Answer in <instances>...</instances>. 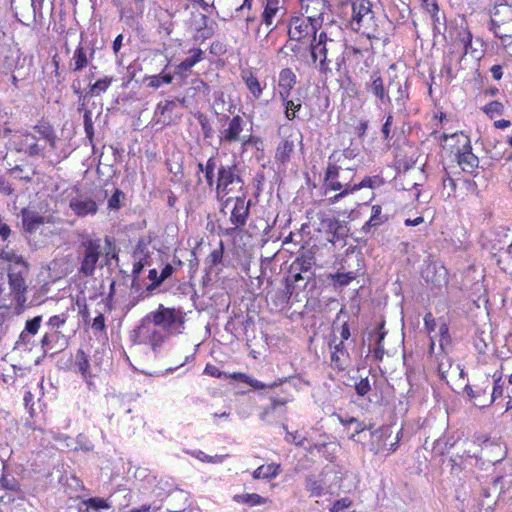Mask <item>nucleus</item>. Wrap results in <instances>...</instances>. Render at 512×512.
Wrapping results in <instances>:
<instances>
[{"label":"nucleus","instance_id":"obj_43","mask_svg":"<svg viewBox=\"0 0 512 512\" xmlns=\"http://www.w3.org/2000/svg\"><path fill=\"white\" fill-rule=\"evenodd\" d=\"M223 255L224 244L223 241H220L218 247L211 251V253L208 255L206 263L209 265L210 268H212L221 263Z\"/></svg>","mask_w":512,"mask_h":512},{"label":"nucleus","instance_id":"obj_37","mask_svg":"<svg viewBox=\"0 0 512 512\" xmlns=\"http://www.w3.org/2000/svg\"><path fill=\"white\" fill-rule=\"evenodd\" d=\"M168 67V64L165 66L163 71L158 75H151L145 78V81L147 82V86L150 88L157 89L161 87L164 84H170L173 81V76L171 74L164 73L166 68Z\"/></svg>","mask_w":512,"mask_h":512},{"label":"nucleus","instance_id":"obj_58","mask_svg":"<svg viewBox=\"0 0 512 512\" xmlns=\"http://www.w3.org/2000/svg\"><path fill=\"white\" fill-rule=\"evenodd\" d=\"M86 504L88 507L93 508L96 511L99 509L109 508L107 502L103 498L98 497L88 499L86 501Z\"/></svg>","mask_w":512,"mask_h":512},{"label":"nucleus","instance_id":"obj_23","mask_svg":"<svg viewBox=\"0 0 512 512\" xmlns=\"http://www.w3.org/2000/svg\"><path fill=\"white\" fill-rule=\"evenodd\" d=\"M42 316H35L32 319H29L25 323L24 330L20 333L19 338L16 342L17 345L27 346L31 344L32 337L35 336L41 326Z\"/></svg>","mask_w":512,"mask_h":512},{"label":"nucleus","instance_id":"obj_35","mask_svg":"<svg viewBox=\"0 0 512 512\" xmlns=\"http://www.w3.org/2000/svg\"><path fill=\"white\" fill-rule=\"evenodd\" d=\"M233 377L237 380H240V381L250 385L251 387H253L256 390H262V389H266V388H275L282 382V381H280V382L275 381L270 384H265V383H263L257 379H254L244 373H235Z\"/></svg>","mask_w":512,"mask_h":512},{"label":"nucleus","instance_id":"obj_32","mask_svg":"<svg viewBox=\"0 0 512 512\" xmlns=\"http://www.w3.org/2000/svg\"><path fill=\"white\" fill-rule=\"evenodd\" d=\"M294 150V142L292 140L285 139L279 143L275 153L276 161L285 164L290 160L291 154Z\"/></svg>","mask_w":512,"mask_h":512},{"label":"nucleus","instance_id":"obj_29","mask_svg":"<svg viewBox=\"0 0 512 512\" xmlns=\"http://www.w3.org/2000/svg\"><path fill=\"white\" fill-rule=\"evenodd\" d=\"M242 80L245 82L248 90L254 96L255 99L260 98L262 94V87L257 77L254 76L250 70H243L241 73Z\"/></svg>","mask_w":512,"mask_h":512},{"label":"nucleus","instance_id":"obj_10","mask_svg":"<svg viewBox=\"0 0 512 512\" xmlns=\"http://www.w3.org/2000/svg\"><path fill=\"white\" fill-rule=\"evenodd\" d=\"M235 184H242L236 166L226 165L219 167L216 185L218 201H223V199L227 198V195L233 190Z\"/></svg>","mask_w":512,"mask_h":512},{"label":"nucleus","instance_id":"obj_28","mask_svg":"<svg viewBox=\"0 0 512 512\" xmlns=\"http://www.w3.org/2000/svg\"><path fill=\"white\" fill-rule=\"evenodd\" d=\"M492 378H493V389H492L491 396L489 398H487L486 401H479V402L475 403V405H477L480 408H485V407L490 406L491 404L494 403V401L497 398L501 397L503 394V383L501 382V379H502L501 374L496 372L492 375Z\"/></svg>","mask_w":512,"mask_h":512},{"label":"nucleus","instance_id":"obj_20","mask_svg":"<svg viewBox=\"0 0 512 512\" xmlns=\"http://www.w3.org/2000/svg\"><path fill=\"white\" fill-rule=\"evenodd\" d=\"M67 344L68 339L62 331H53L50 329L45 332L40 341V346L44 353L53 349L62 350Z\"/></svg>","mask_w":512,"mask_h":512},{"label":"nucleus","instance_id":"obj_21","mask_svg":"<svg viewBox=\"0 0 512 512\" xmlns=\"http://www.w3.org/2000/svg\"><path fill=\"white\" fill-rule=\"evenodd\" d=\"M392 435V430L389 426H381L371 433L370 450L374 454H380L385 451L388 452L389 444L387 439Z\"/></svg>","mask_w":512,"mask_h":512},{"label":"nucleus","instance_id":"obj_14","mask_svg":"<svg viewBox=\"0 0 512 512\" xmlns=\"http://www.w3.org/2000/svg\"><path fill=\"white\" fill-rule=\"evenodd\" d=\"M94 55V46L90 43H83V41H81L73 53L70 61V68L74 72L84 70L94 58Z\"/></svg>","mask_w":512,"mask_h":512},{"label":"nucleus","instance_id":"obj_49","mask_svg":"<svg viewBox=\"0 0 512 512\" xmlns=\"http://www.w3.org/2000/svg\"><path fill=\"white\" fill-rule=\"evenodd\" d=\"M216 161L214 157H210L205 164V179L207 184L211 187L214 184V171L216 169Z\"/></svg>","mask_w":512,"mask_h":512},{"label":"nucleus","instance_id":"obj_44","mask_svg":"<svg viewBox=\"0 0 512 512\" xmlns=\"http://www.w3.org/2000/svg\"><path fill=\"white\" fill-rule=\"evenodd\" d=\"M381 184V180L378 176L364 177L359 183H353L351 188L352 193L362 188H375Z\"/></svg>","mask_w":512,"mask_h":512},{"label":"nucleus","instance_id":"obj_17","mask_svg":"<svg viewBox=\"0 0 512 512\" xmlns=\"http://www.w3.org/2000/svg\"><path fill=\"white\" fill-rule=\"evenodd\" d=\"M301 16H304L314 22L317 19L322 26L323 15L327 9L325 0H299Z\"/></svg>","mask_w":512,"mask_h":512},{"label":"nucleus","instance_id":"obj_40","mask_svg":"<svg viewBox=\"0 0 512 512\" xmlns=\"http://www.w3.org/2000/svg\"><path fill=\"white\" fill-rule=\"evenodd\" d=\"M306 490L310 492L311 496L319 497L324 494V486L315 476H309L305 481Z\"/></svg>","mask_w":512,"mask_h":512},{"label":"nucleus","instance_id":"obj_24","mask_svg":"<svg viewBox=\"0 0 512 512\" xmlns=\"http://www.w3.org/2000/svg\"><path fill=\"white\" fill-rule=\"evenodd\" d=\"M296 84V75L290 68H285L280 71L279 74V88H280V96L283 100H286L289 95L291 89Z\"/></svg>","mask_w":512,"mask_h":512},{"label":"nucleus","instance_id":"obj_34","mask_svg":"<svg viewBox=\"0 0 512 512\" xmlns=\"http://www.w3.org/2000/svg\"><path fill=\"white\" fill-rule=\"evenodd\" d=\"M23 137L24 143L21 145V147L18 148V150L24 151L30 156L40 154L43 148H41L39 144H37L36 137L31 133H26L23 135Z\"/></svg>","mask_w":512,"mask_h":512},{"label":"nucleus","instance_id":"obj_48","mask_svg":"<svg viewBox=\"0 0 512 512\" xmlns=\"http://www.w3.org/2000/svg\"><path fill=\"white\" fill-rule=\"evenodd\" d=\"M75 365L83 375H86L89 372L90 365L88 356L82 349H79L76 353Z\"/></svg>","mask_w":512,"mask_h":512},{"label":"nucleus","instance_id":"obj_11","mask_svg":"<svg viewBox=\"0 0 512 512\" xmlns=\"http://www.w3.org/2000/svg\"><path fill=\"white\" fill-rule=\"evenodd\" d=\"M226 119L229 120L228 125L226 128L222 129L219 134L221 143L231 144L235 142H242L244 146L251 143V136H248L247 138L241 137V133L243 132L246 124L241 116L236 115L231 119L226 116Z\"/></svg>","mask_w":512,"mask_h":512},{"label":"nucleus","instance_id":"obj_2","mask_svg":"<svg viewBox=\"0 0 512 512\" xmlns=\"http://www.w3.org/2000/svg\"><path fill=\"white\" fill-rule=\"evenodd\" d=\"M348 158L345 152L332 154L329 157L324 177L325 194L328 191H337L342 188H352L355 167L348 166L344 162Z\"/></svg>","mask_w":512,"mask_h":512},{"label":"nucleus","instance_id":"obj_55","mask_svg":"<svg viewBox=\"0 0 512 512\" xmlns=\"http://www.w3.org/2000/svg\"><path fill=\"white\" fill-rule=\"evenodd\" d=\"M352 505V501L347 498H341L335 501L330 507V512H342L344 509H348Z\"/></svg>","mask_w":512,"mask_h":512},{"label":"nucleus","instance_id":"obj_1","mask_svg":"<svg viewBox=\"0 0 512 512\" xmlns=\"http://www.w3.org/2000/svg\"><path fill=\"white\" fill-rule=\"evenodd\" d=\"M309 50L312 61L314 63L319 61L317 68L322 74H328L332 71L329 66L330 63L335 62L340 67L344 61V43L342 39L326 30L312 38Z\"/></svg>","mask_w":512,"mask_h":512},{"label":"nucleus","instance_id":"obj_36","mask_svg":"<svg viewBox=\"0 0 512 512\" xmlns=\"http://www.w3.org/2000/svg\"><path fill=\"white\" fill-rule=\"evenodd\" d=\"M233 500L237 503L248 504L249 506L263 505L268 502L267 498L257 493L237 494L233 496Z\"/></svg>","mask_w":512,"mask_h":512},{"label":"nucleus","instance_id":"obj_50","mask_svg":"<svg viewBox=\"0 0 512 512\" xmlns=\"http://www.w3.org/2000/svg\"><path fill=\"white\" fill-rule=\"evenodd\" d=\"M355 278L356 274L354 272L336 273L332 276L333 281L341 287L349 285Z\"/></svg>","mask_w":512,"mask_h":512},{"label":"nucleus","instance_id":"obj_3","mask_svg":"<svg viewBox=\"0 0 512 512\" xmlns=\"http://www.w3.org/2000/svg\"><path fill=\"white\" fill-rule=\"evenodd\" d=\"M221 202L220 213L227 215L229 211V222L231 226L219 225L220 232L225 236L232 235L236 230L244 227L247 223L250 211V201L245 197H227Z\"/></svg>","mask_w":512,"mask_h":512},{"label":"nucleus","instance_id":"obj_9","mask_svg":"<svg viewBox=\"0 0 512 512\" xmlns=\"http://www.w3.org/2000/svg\"><path fill=\"white\" fill-rule=\"evenodd\" d=\"M286 13L287 9L284 0H264L263 12L261 14L257 34H259L262 25L268 29L267 35L270 34L276 28V24L284 18Z\"/></svg>","mask_w":512,"mask_h":512},{"label":"nucleus","instance_id":"obj_64","mask_svg":"<svg viewBox=\"0 0 512 512\" xmlns=\"http://www.w3.org/2000/svg\"><path fill=\"white\" fill-rule=\"evenodd\" d=\"M105 318L103 316V314H99L98 316H96L94 319H93V322H92V329L95 330V331H99V332H102L105 330Z\"/></svg>","mask_w":512,"mask_h":512},{"label":"nucleus","instance_id":"obj_25","mask_svg":"<svg viewBox=\"0 0 512 512\" xmlns=\"http://www.w3.org/2000/svg\"><path fill=\"white\" fill-rule=\"evenodd\" d=\"M388 220V217L382 214L380 205H373L371 208V217L362 226L361 231L365 234L371 233L372 229H376Z\"/></svg>","mask_w":512,"mask_h":512},{"label":"nucleus","instance_id":"obj_7","mask_svg":"<svg viewBox=\"0 0 512 512\" xmlns=\"http://www.w3.org/2000/svg\"><path fill=\"white\" fill-rule=\"evenodd\" d=\"M369 0H355L352 3V25L355 30H363L370 37V33L376 30L374 12Z\"/></svg>","mask_w":512,"mask_h":512},{"label":"nucleus","instance_id":"obj_45","mask_svg":"<svg viewBox=\"0 0 512 512\" xmlns=\"http://www.w3.org/2000/svg\"><path fill=\"white\" fill-rule=\"evenodd\" d=\"M67 319H68V315L66 313L54 315L48 319L46 326L50 330L61 331V328L66 324Z\"/></svg>","mask_w":512,"mask_h":512},{"label":"nucleus","instance_id":"obj_22","mask_svg":"<svg viewBox=\"0 0 512 512\" xmlns=\"http://www.w3.org/2000/svg\"><path fill=\"white\" fill-rule=\"evenodd\" d=\"M507 22H512V4L495 1L490 28L502 27Z\"/></svg>","mask_w":512,"mask_h":512},{"label":"nucleus","instance_id":"obj_27","mask_svg":"<svg viewBox=\"0 0 512 512\" xmlns=\"http://www.w3.org/2000/svg\"><path fill=\"white\" fill-rule=\"evenodd\" d=\"M175 107L176 102L174 100H165L159 102L155 109V116L158 117L157 122L164 125L170 124L171 113Z\"/></svg>","mask_w":512,"mask_h":512},{"label":"nucleus","instance_id":"obj_6","mask_svg":"<svg viewBox=\"0 0 512 512\" xmlns=\"http://www.w3.org/2000/svg\"><path fill=\"white\" fill-rule=\"evenodd\" d=\"M171 336L154 324L148 316L133 330L132 338L135 343L148 344L154 352H159L162 345Z\"/></svg>","mask_w":512,"mask_h":512},{"label":"nucleus","instance_id":"obj_56","mask_svg":"<svg viewBox=\"0 0 512 512\" xmlns=\"http://www.w3.org/2000/svg\"><path fill=\"white\" fill-rule=\"evenodd\" d=\"M284 101H285V108H286V111H285L286 117L289 120H292L295 118L296 111H298L301 108V104L300 103L296 104L294 101L288 100V98Z\"/></svg>","mask_w":512,"mask_h":512},{"label":"nucleus","instance_id":"obj_8","mask_svg":"<svg viewBox=\"0 0 512 512\" xmlns=\"http://www.w3.org/2000/svg\"><path fill=\"white\" fill-rule=\"evenodd\" d=\"M321 27L317 19L313 22L304 16H295L288 23V36L290 40L300 42L317 36V31Z\"/></svg>","mask_w":512,"mask_h":512},{"label":"nucleus","instance_id":"obj_38","mask_svg":"<svg viewBox=\"0 0 512 512\" xmlns=\"http://www.w3.org/2000/svg\"><path fill=\"white\" fill-rule=\"evenodd\" d=\"M490 30L493 31L495 37L500 40V44L505 51L512 56V33H503L502 27L490 28Z\"/></svg>","mask_w":512,"mask_h":512},{"label":"nucleus","instance_id":"obj_62","mask_svg":"<svg viewBox=\"0 0 512 512\" xmlns=\"http://www.w3.org/2000/svg\"><path fill=\"white\" fill-rule=\"evenodd\" d=\"M424 326L428 333L434 332L436 329V320L432 313H427L424 316Z\"/></svg>","mask_w":512,"mask_h":512},{"label":"nucleus","instance_id":"obj_26","mask_svg":"<svg viewBox=\"0 0 512 512\" xmlns=\"http://www.w3.org/2000/svg\"><path fill=\"white\" fill-rule=\"evenodd\" d=\"M22 222L28 233L36 232L45 223L44 217L34 211L24 209L22 211Z\"/></svg>","mask_w":512,"mask_h":512},{"label":"nucleus","instance_id":"obj_57","mask_svg":"<svg viewBox=\"0 0 512 512\" xmlns=\"http://www.w3.org/2000/svg\"><path fill=\"white\" fill-rule=\"evenodd\" d=\"M252 404L241 402L237 405L236 412L241 419H247L251 415Z\"/></svg>","mask_w":512,"mask_h":512},{"label":"nucleus","instance_id":"obj_63","mask_svg":"<svg viewBox=\"0 0 512 512\" xmlns=\"http://www.w3.org/2000/svg\"><path fill=\"white\" fill-rule=\"evenodd\" d=\"M285 440L290 443H294L297 446H302L305 438L299 435L297 432H287L285 436Z\"/></svg>","mask_w":512,"mask_h":512},{"label":"nucleus","instance_id":"obj_53","mask_svg":"<svg viewBox=\"0 0 512 512\" xmlns=\"http://www.w3.org/2000/svg\"><path fill=\"white\" fill-rule=\"evenodd\" d=\"M491 381H490V375L489 374H483L478 378V383L474 385L475 390H479V398L483 394L486 393L487 389L490 387Z\"/></svg>","mask_w":512,"mask_h":512},{"label":"nucleus","instance_id":"obj_33","mask_svg":"<svg viewBox=\"0 0 512 512\" xmlns=\"http://www.w3.org/2000/svg\"><path fill=\"white\" fill-rule=\"evenodd\" d=\"M133 260L141 261L144 264H149L151 262V256L149 251V242L145 239H140L134 249L133 252Z\"/></svg>","mask_w":512,"mask_h":512},{"label":"nucleus","instance_id":"obj_47","mask_svg":"<svg viewBox=\"0 0 512 512\" xmlns=\"http://www.w3.org/2000/svg\"><path fill=\"white\" fill-rule=\"evenodd\" d=\"M189 453L191 454V456L195 457L196 459L200 460L201 462H207V463H222L224 458L226 457L224 455L209 456L201 450H194Z\"/></svg>","mask_w":512,"mask_h":512},{"label":"nucleus","instance_id":"obj_30","mask_svg":"<svg viewBox=\"0 0 512 512\" xmlns=\"http://www.w3.org/2000/svg\"><path fill=\"white\" fill-rule=\"evenodd\" d=\"M191 56L176 66L175 73L178 75L191 70V68L202 60L203 51L199 48L190 51Z\"/></svg>","mask_w":512,"mask_h":512},{"label":"nucleus","instance_id":"obj_5","mask_svg":"<svg viewBox=\"0 0 512 512\" xmlns=\"http://www.w3.org/2000/svg\"><path fill=\"white\" fill-rule=\"evenodd\" d=\"M102 254L103 248L100 238L89 236L83 238L78 251L79 273L85 277H93Z\"/></svg>","mask_w":512,"mask_h":512},{"label":"nucleus","instance_id":"obj_54","mask_svg":"<svg viewBox=\"0 0 512 512\" xmlns=\"http://www.w3.org/2000/svg\"><path fill=\"white\" fill-rule=\"evenodd\" d=\"M173 271H174V268L171 264L165 265V267L162 269L161 274L159 275V278L157 279V281L152 283L148 287V289H153V288L159 286L164 280H166L167 278H169L172 275Z\"/></svg>","mask_w":512,"mask_h":512},{"label":"nucleus","instance_id":"obj_19","mask_svg":"<svg viewBox=\"0 0 512 512\" xmlns=\"http://www.w3.org/2000/svg\"><path fill=\"white\" fill-rule=\"evenodd\" d=\"M392 87L396 88L395 94H393V100L398 111L406 110V101L409 98V87L407 81H402L398 76H394L389 79L387 89L390 90Z\"/></svg>","mask_w":512,"mask_h":512},{"label":"nucleus","instance_id":"obj_31","mask_svg":"<svg viewBox=\"0 0 512 512\" xmlns=\"http://www.w3.org/2000/svg\"><path fill=\"white\" fill-rule=\"evenodd\" d=\"M280 472V465L271 463L259 466L252 474L254 479L270 480L275 478Z\"/></svg>","mask_w":512,"mask_h":512},{"label":"nucleus","instance_id":"obj_41","mask_svg":"<svg viewBox=\"0 0 512 512\" xmlns=\"http://www.w3.org/2000/svg\"><path fill=\"white\" fill-rule=\"evenodd\" d=\"M461 43L464 50V55L470 54L474 59H480L481 50L474 46L472 36L469 32H467L462 38Z\"/></svg>","mask_w":512,"mask_h":512},{"label":"nucleus","instance_id":"obj_39","mask_svg":"<svg viewBox=\"0 0 512 512\" xmlns=\"http://www.w3.org/2000/svg\"><path fill=\"white\" fill-rule=\"evenodd\" d=\"M34 131L39 134V136L45 139L51 147H55L56 143V135L54 133L53 128L48 124H39L34 126Z\"/></svg>","mask_w":512,"mask_h":512},{"label":"nucleus","instance_id":"obj_42","mask_svg":"<svg viewBox=\"0 0 512 512\" xmlns=\"http://www.w3.org/2000/svg\"><path fill=\"white\" fill-rule=\"evenodd\" d=\"M113 81V77L105 76L97 80L94 84L90 85V92L92 95L98 96L107 91Z\"/></svg>","mask_w":512,"mask_h":512},{"label":"nucleus","instance_id":"obj_51","mask_svg":"<svg viewBox=\"0 0 512 512\" xmlns=\"http://www.w3.org/2000/svg\"><path fill=\"white\" fill-rule=\"evenodd\" d=\"M483 110L488 116H490L492 118L495 115H501L504 111V106L499 101H492V102L488 103L487 105H485Z\"/></svg>","mask_w":512,"mask_h":512},{"label":"nucleus","instance_id":"obj_16","mask_svg":"<svg viewBox=\"0 0 512 512\" xmlns=\"http://www.w3.org/2000/svg\"><path fill=\"white\" fill-rule=\"evenodd\" d=\"M365 88L378 99L381 104L390 103L392 101L379 72L374 71L371 73L369 80L365 83Z\"/></svg>","mask_w":512,"mask_h":512},{"label":"nucleus","instance_id":"obj_61","mask_svg":"<svg viewBox=\"0 0 512 512\" xmlns=\"http://www.w3.org/2000/svg\"><path fill=\"white\" fill-rule=\"evenodd\" d=\"M123 196L122 191L116 190L114 194L108 200V208L119 209L120 208V197Z\"/></svg>","mask_w":512,"mask_h":512},{"label":"nucleus","instance_id":"obj_52","mask_svg":"<svg viewBox=\"0 0 512 512\" xmlns=\"http://www.w3.org/2000/svg\"><path fill=\"white\" fill-rule=\"evenodd\" d=\"M84 130H85V134H86V137L92 141L93 140V136H94V126H93V121H92V112L89 111V110H86L84 112Z\"/></svg>","mask_w":512,"mask_h":512},{"label":"nucleus","instance_id":"obj_15","mask_svg":"<svg viewBox=\"0 0 512 512\" xmlns=\"http://www.w3.org/2000/svg\"><path fill=\"white\" fill-rule=\"evenodd\" d=\"M457 161L461 169L466 173H473L479 166L478 157L473 154L470 139L465 136V143L457 151Z\"/></svg>","mask_w":512,"mask_h":512},{"label":"nucleus","instance_id":"obj_4","mask_svg":"<svg viewBox=\"0 0 512 512\" xmlns=\"http://www.w3.org/2000/svg\"><path fill=\"white\" fill-rule=\"evenodd\" d=\"M146 316L170 336L183 333L185 328V313L178 308L165 307L160 304L155 311Z\"/></svg>","mask_w":512,"mask_h":512},{"label":"nucleus","instance_id":"obj_60","mask_svg":"<svg viewBox=\"0 0 512 512\" xmlns=\"http://www.w3.org/2000/svg\"><path fill=\"white\" fill-rule=\"evenodd\" d=\"M393 124V116L391 114V112L388 113V116L386 118V121L384 122L383 126H382V134H383V138L384 139H389L391 137L390 135V132H391V126Z\"/></svg>","mask_w":512,"mask_h":512},{"label":"nucleus","instance_id":"obj_46","mask_svg":"<svg viewBox=\"0 0 512 512\" xmlns=\"http://www.w3.org/2000/svg\"><path fill=\"white\" fill-rule=\"evenodd\" d=\"M454 53L455 52L453 51L449 55L444 57V63H443V66L441 68V74H442V76L446 77L448 82H450L455 77L454 69H453V66H452V61H453V58H454Z\"/></svg>","mask_w":512,"mask_h":512},{"label":"nucleus","instance_id":"obj_12","mask_svg":"<svg viewBox=\"0 0 512 512\" xmlns=\"http://www.w3.org/2000/svg\"><path fill=\"white\" fill-rule=\"evenodd\" d=\"M10 263L8 278L11 291L17 296L23 295L27 289L25 281V277L28 274L27 264L21 256H18Z\"/></svg>","mask_w":512,"mask_h":512},{"label":"nucleus","instance_id":"obj_13","mask_svg":"<svg viewBox=\"0 0 512 512\" xmlns=\"http://www.w3.org/2000/svg\"><path fill=\"white\" fill-rule=\"evenodd\" d=\"M69 201V207L78 217L93 216L98 211V206L90 196L78 192Z\"/></svg>","mask_w":512,"mask_h":512},{"label":"nucleus","instance_id":"obj_59","mask_svg":"<svg viewBox=\"0 0 512 512\" xmlns=\"http://www.w3.org/2000/svg\"><path fill=\"white\" fill-rule=\"evenodd\" d=\"M355 390L359 396H365L370 390L371 386L368 378H362L355 385Z\"/></svg>","mask_w":512,"mask_h":512},{"label":"nucleus","instance_id":"obj_18","mask_svg":"<svg viewBox=\"0 0 512 512\" xmlns=\"http://www.w3.org/2000/svg\"><path fill=\"white\" fill-rule=\"evenodd\" d=\"M329 347L331 350V355H330L331 366L334 369H337L338 371L346 370V368L349 366L350 355H349V352L347 351L346 346L343 343V341H340L339 343H335V344L330 342Z\"/></svg>","mask_w":512,"mask_h":512}]
</instances>
